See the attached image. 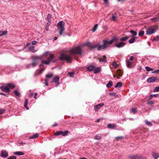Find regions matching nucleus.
<instances>
[{
  "mask_svg": "<svg viewBox=\"0 0 159 159\" xmlns=\"http://www.w3.org/2000/svg\"><path fill=\"white\" fill-rule=\"evenodd\" d=\"M31 66V64H27L26 66V69L29 68Z\"/></svg>",
  "mask_w": 159,
  "mask_h": 159,
  "instance_id": "nucleus-51",
  "label": "nucleus"
},
{
  "mask_svg": "<svg viewBox=\"0 0 159 159\" xmlns=\"http://www.w3.org/2000/svg\"><path fill=\"white\" fill-rule=\"evenodd\" d=\"M135 40V39L134 38H133L129 40V42L130 43H132L134 42Z\"/></svg>",
  "mask_w": 159,
  "mask_h": 159,
  "instance_id": "nucleus-38",
  "label": "nucleus"
},
{
  "mask_svg": "<svg viewBox=\"0 0 159 159\" xmlns=\"http://www.w3.org/2000/svg\"><path fill=\"white\" fill-rule=\"evenodd\" d=\"M37 43V41H32V45H34L35 44Z\"/></svg>",
  "mask_w": 159,
  "mask_h": 159,
  "instance_id": "nucleus-57",
  "label": "nucleus"
},
{
  "mask_svg": "<svg viewBox=\"0 0 159 159\" xmlns=\"http://www.w3.org/2000/svg\"><path fill=\"white\" fill-rule=\"evenodd\" d=\"M131 111L134 113H135L136 111V109L134 108H132L131 109Z\"/></svg>",
  "mask_w": 159,
  "mask_h": 159,
  "instance_id": "nucleus-53",
  "label": "nucleus"
},
{
  "mask_svg": "<svg viewBox=\"0 0 159 159\" xmlns=\"http://www.w3.org/2000/svg\"><path fill=\"white\" fill-rule=\"evenodd\" d=\"M144 34V32L143 31H140L139 33V35L140 36H141L143 35Z\"/></svg>",
  "mask_w": 159,
  "mask_h": 159,
  "instance_id": "nucleus-45",
  "label": "nucleus"
},
{
  "mask_svg": "<svg viewBox=\"0 0 159 159\" xmlns=\"http://www.w3.org/2000/svg\"><path fill=\"white\" fill-rule=\"evenodd\" d=\"M112 65L115 68H116L118 66V65L115 62H113L112 63Z\"/></svg>",
  "mask_w": 159,
  "mask_h": 159,
  "instance_id": "nucleus-43",
  "label": "nucleus"
},
{
  "mask_svg": "<svg viewBox=\"0 0 159 159\" xmlns=\"http://www.w3.org/2000/svg\"><path fill=\"white\" fill-rule=\"evenodd\" d=\"M153 91L155 92H159V87H156L154 89Z\"/></svg>",
  "mask_w": 159,
  "mask_h": 159,
  "instance_id": "nucleus-44",
  "label": "nucleus"
},
{
  "mask_svg": "<svg viewBox=\"0 0 159 159\" xmlns=\"http://www.w3.org/2000/svg\"><path fill=\"white\" fill-rule=\"evenodd\" d=\"M44 69H41L40 71L39 72V73H41L44 70Z\"/></svg>",
  "mask_w": 159,
  "mask_h": 159,
  "instance_id": "nucleus-64",
  "label": "nucleus"
},
{
  "mask_svg": "<svg viewBox=\"0 0 159 159\" xmlns=\"http://www.w3.org/2000/svg\"><path fill=\"white\" fill-rule=\"evenodd\" d=\"M104 105L103 103L99 104L94 106V109L95 111H98L99 109Z\"/></svg>",
  "mask_w": 159,
  "mask_h": 159,
  "instance_id": "nucleus-10",
  "label": "nucleus"
},
{
  "mask_svg": "<svg viewBox=\"0 0 159 159\" xmlns=\"http://www.w3.org/2000/svg\"><path fill=\"white\" fill-rule=\"evenodd\" d=\"M132 62L128 60L126 61V64L127 66L129 68H131L132 67Z\"/></svg>",
  "mask_w": 159,
  "mask_h": 159,
  "instance_id": "nucleus-15",
  "label": "nucleus"
},
{
  "mask_svg": "<svg viewBox=\"0 0 159 159\" xmlns=\"http://www.w3.org/2000/svg\"><path fill=\"white\" fill-rule=\"evenodd\" d=\"M14 153L15 154L19 155H23L24 154V153L22 152H14Z\"/></svg>",
  "mask_w": 159,
  "mask_h": 159,
  "instance_id": "nucleus-26",
  "label": "nucleus"
},
{
  "mask_svg": "<svg viewBox=\"0 0 159 159\" xmlns=\"http://www.w3.org/2000/svg\"><path fill=\"white\" fill-rule=\"evenodd\" d=\"M130 32L132 34L131 35V37H133L134 36H136L137 34V33L136 32L133 30H131L130 31Z\"/></svg>",
  "mask_w": 159,
  "mask_h": 159,
  "instance_id": "nucleus-23",
  "label": "nucleus"
},
{
  "mask_svg": "<svg viewBox=\"0 0 159 159\" xmlns=\"http://www.w3.org/2000/svg\"><path fill=\"white\" fill-rule=\"evenodd\" d=\"M62 131H56L55 133L54 134L55 135H59L60 134H62Z\"/></svg>",
  "mask_w": 159,
  "mask_h": 159,
  "instance_id": "nucleus-34",
  "label": "nucleus"
},
{
  "mask_svg": "<svg viewBox=\"0 0 159 159\" xmlns=\"http://www.w3.org/2000/svg\"><path fill=\"white\" fill-rule=\"evenodd\" d=\"M95 68V67L93 66H90L87 67V69L89 71L93 70Z\"/></svg>",
  "mask_w": 159,
  "mask_h": 159,
  "instance_id": "nucleus-21",
  "label": "nucleus"
},
{
  "mask_svg": "<svg viewBox=\"0 0 159 159\" xmlns=\"http://www.w3.org/2000/svg\"><path fill=\"white\" fill-rule=\"evenodd\" d=\"M98 27V25L96 24L92 28V31L93 32H95L97 29Z\"/></svg>",
  "mask_w": 159,
  "mask_h": 159,
  "instance_id": "nucleus-35",
  "label": "nucleus"
},
{
  "mask_svg": "<svg viewBox=\"0 0 159 159\" xmlns=\"http://www.w3.org/2000/svg\"><path fill=\"white\" fill-rule=\"evenodd\" d=\"M145 68L146 71H152L153 70V69L151 68H150V67L148 66H146L145 67Z\"/></svg>",
  "mask_w": 159,
  "mask_h": 159,
  "instance_id": "nucleus-37",
  "label": "nucleus"
},
{
  "mask_svg": "<svg viewBox=\"0 0 159 159\" xmlns=\"http://www.w3.org/2000/svg\"><path fill=\"white\" fill-rule=\"evenodd\" d=\"M29 49L33 52H36V50H35L34 47L33 46H31L29 48Z\"/></svg>",
  "mask_w": 159,
  "mask_h": 159,
  "instance_id": "nucleus-28",
  "label": "nucleus"
},
{
  "mask_svg": "<svg viewBox=\"0 0 159 159\" xmlns=\"http://www.w3.org/2000/svg\"><path fill=\"white\" fill-rule=\"evenodd\" d=\"M51 23V22L50 21H48V22L47 23L46 26H48V27H49V25H50Z\"/></svg>",
  "mask_w": 159,
  "mask_h": 159,
  "instance_id": "nucleus-58",
  "label": "nucleus"
},
{
  "mask_svg": "<svg viewBox=\"0 0 159 159\" xmlns=\"http://www.w3.org/2000/svg\"><path fill=\"white\" fill-rule=\"evenodd\" d=\"M153 97H157L159 96L158 94H152Z\"/></svg>",
  "mask_w": 159,
  "mask_h": 159,
  "instance_id": "nucleus-60",
  "label": "nucleus"
},
{
  "mask_svg": "<svg viewBox=\"0 0 159 159\" xmlns=\"http://www.w3.org/2000/svg\"><path fill=\"white\" fill-rule=\"evenodd\" d=\"M152 155L154 159H157L159 157V153H153Z\"/></svg>",
  "mask_w": 159,
  "mask_h": 159,
  "instance_id": "nucleus-18",
  "label": "nucleus"
},
{
  "mask_svg": "<svg viewBox=\"0 0 159 159\" xmlns=\"http://www.w3.org/2000/svg\"><path fill=\"white\" fill-rule=\"evenodd\" d=\"M51 15L50 14H48V15L47 17V19L48 20V21H49V20H50L51 19Z\"/></svg>",
  "mask_w": 159,
  "mask_h": 159,
  "instance_id": "nucleus-50",
  "label": "nucleus"
},
{
  "mask_svg": "<svg viewBox=\"0 0 159 159\" xmlns=\"http://www.w3.org/2000/svg\"><path fill=\"white\" fill-rule=\"evenodd\" d=\"M28 103V100L27 99H25V102L24 104V107L26 108L27 110H28V108L27 107V105Z\"/></svg>",
  "mask_w": 159,
  "mask_h": 159,
  "instance_id": "nucleus-31",
  "label": "nucleus"
},
{
  "mask_svg": "<svg viewBox=\"0 0 159 159\" xmlns=\"http://www.w3.org/2000/svg\"><path fill=\"white\" fill-rule=\"evenodd\" d=\"M16 157L15 156H11L8 158L7 159H16Z\"/></svg>",
  "mask_w": 159,
  "mask_h": 159,
  "instance_id": "nucleus-47",
  "label": "nucleus"
},
{
  "mask_svg": "<svg viewBox=\"0 0 159 159\" xmlns=\"http://www.w3.org/2000/svg\"><path fill=\"white\" fill-rule=\"evenodd\" d=\"M72 55L71 54H66L61 53L60 55V59L61 60H65L69 62H70L72 59Z\"/></svg>",
  "mask_w": 159,
  "mask_h": 159,
  "instance_id": "nucleus-2",
  "label": "nucleus"
},
{
  "mask_svg": "<svg viewBox=\"0 0 159 159\" xmlns=\"http://www.w3.org/2000/svg\"><path fill=\"white\" fill-rule=\"evenodd\" d=\"M146 124L149 126H151L152 125V123L149 121L147 120H145V121Z\"/></svg>",
  "mask_w": 159,
  "mask_h": 159,
  "instance_id": "nucleus-39",
  "label": "nucleus"
},
{
  "mask_svg": "<svg viewBox=\"0 0 159 159\" xmlns=\"http://www.w3.org/2000/svg\"><path fill=\"white\" fill-rule=\"evenodd\" d=\"M56 60L55 56L53 54H50L49 56V58H48L46 60L42 61V63L48 65L51 61H52L53 62H55L56 61Z\"/></svg>",
  "mask_w": 159,
  "mask_h": 159,
  "instance_id": "nucleus-4",
  "label": "nucleus"
},
{
  "mask_svg": "<svg viewBox=\"0 0 159 159\" xmlns=\"http://www.w3.org/2000/svg\"><path fill=\"white\" fill-rule=\"evenodd\" d=\"M157 80L156 77H152L148 78L147 82L149 83H153L156 81Z\"/></svg>",
  "mask_w": 159,
  "mask_h": 159,
  "instance_id": "nucleus-7",
  "label": "nucleus"
},
{
  "mask_svg": "<svg viewBox=\"0 0 159 159\" xmlns=\"http://www.w3.org/2000/svg\"><path fill=\"white\" fill-rule=\"evenodd\" d=\"M148 104H153V102H152V101L149 102H148Z\"/></svg>",
  "mask_w": 159,
  "mask_h": 159,
  "instance_id": "nucleus-62",
  "label": "nucleus"
},
{
  "mask_svg": "<svg viewBox=\"0 0 159 159\" xmlns=\"http://www.w3.org/2000/svg\"><path fill=\"white\" fill-rule=\"evenodd\" d=\"M118 97V95H116L115 93L113 92L111 93L110 92V98H111L112 99H114V98Z\"/></svg>",
  "mask_w": 159,
  "mask_h": 159,
  "instance_id": "nucleus-14",
  "label": "nucleus"
},
{
  "mask_svg": "<svg viewBox=\"0 0 159 159\" xmlns=\"http://www.w3.org/2000/svg\"><path fill=\"white\" fill-rule=\"evenodd\" d=\"M116 127V125L114 124H110V128L114 129Z\"/></svg>",
  "mask_w": 159,
  "mask_h": 159,
  "instance_id": "nucleus-40",
  "label": "nucleus"
},
{
  "mask_svg": "<svg viewBox=\"0 0 159 159\" xmlns=\"http://www.w3.org/2000/svg\"><path fill=\"white\" fill-rule=\"evenodd\" d=\"M159 72V70H156L152 72V74H154L156 73H157Z\"/></svg>",
  "mask_w": 159,
  "mask_h": 159,
  "instance_id": "nucleus-52",
  "label": "nucleus"
},
{
  "mask_svg": "<svg viewBox=\"0 0 159 159\" xmlns=\"http://www.w3.org/2000/svg\"><path fill=\"white\" fill-rule=\"evenodd\" d=\"M8 156V152L5 150H2L1 152L0 156L2 157H6Z\"/></svg>",
  "mask_w": 159,
  "mask_h": 159,
  "instance_id": "nucleus-12",
  "label": "nucleus"
},
{
  "mask_svg": "<svg viewBox=\"0 0 159 159\" xmlns=\"http://www.w3.org/2000/svg\"><path fill=\"white\" fill-rule=\"evenodd\" d=\"M151 20L153 22H155L159 21V17H155L151 19Z\"/></svg>",
  "mask_w": 159,
  "mask_h": 159,
  "instance_id": "nucleus-29",
  "label": "nucleus"
},
{
  "mask_svg": "<svg viewBox=\"0 0 159 159\" xmlns=\"http://www.w3.org/2000/svg\"><path fill=\"white\" fill-rule=\"evenodd\" d=\"M123 138L122 136H119L116 137V139L117 140H118L119 139H121Z\"/></svg>",
  "mask_w": 159,
  "mask_h": 159,
  "instance_id": "nucleus-54",
  "label": "nucleus"
},
{
  "mask_svg": "<svg viewBox=\"0 0 159 159\" xmlns=\"http://www.w3.org/2000/svg\"><path fill=\"white\" fill-rule=\"evenodd\" d=\"M68 74L69 75L70 77H72L74 75V72H69Z\"/></svg>",
  "mask_w": 159,
  "mask_h": 159,
  "instance_id": "nucleus-48",
  "label": "nucleus"
},
{
  "mask_svg": "<svg viewBox=\"0 0 159 159\" xmlns=\"http://www.w3.org/2000/svg\"><path fill=\"white\" fill-rule=\"evenodd\" d=\"M48 54V52H45L43 54V56H45L47 57V55Z\"/></svg>",
  "mask_w": 159,
  "mask_h": 159,
  "instance_id": "nucleus-59",
  "label": "nucleus"
},
{
  "mask_svg": "<svg viewBox=\"0 0 159 159\" xmlns=\"http://www.w3.org/2000/svg\"><path fill=\"white\" fill-rule=\"evenodd\" d=\"M98 59H99V61L100 62H101V61H102V62H106V60L105 59V56H102V57L99 58Z\"/></svg>",
  "mask_w": 159,
  "mask_h": 159,
  "instance_id": "nucleus-19",
  "label": "nucleus"
},
{
  "mask_svg": "<svg viewBox=\"0 0 159 159\" xmlns=\"http://www.w3.org/2000/svg\"><path fill=\"white\" fill-rule=\"evenodd\" d=\"M31 59L33 60V62L31 64V66L34 67L38 64V61L41 59V57L34 56L31 57Z\"/></svg>",
  "mask_w": 159,
  "mask_h": 159,
  "instance_id": "nucleus-6",
  "label": "nucleus"
},
{
  "mask_svg": "<svg viewBox=\"0 0 159 159\" xmlns=\"http://www.w3.org/2000/svg\"><path fill=\"white\" fill-rule=\"evenodd\" d=\"M117 40V39L115 37H113V38L110 40V44H111L112 43L114 42H116Z\"/></svg>",
  "mask_w": 159,
  "mask_h": 159,
  "instance_id": "nucleus-20",
  "label": "nucleus"
},
{
  "mask_svg": "<svg viewBox=\"0 0 159 159\" xmlns=\"http://www.w3.org/2000/svg\"><path fill=\"white\" fill-rule=\"evenodd\" d=\"M0 89L2 90L4 92L8 93L10 91L9 89L7 86H2L0 87Z\"/></svg>",
  "mask_w": 159,
  "mask_h": 159,
  "instance_id": "nucleus-9",
  "label": "nucleus"
},
{
  "mask_svg": "<svg viewBox=\"0 0 159 159\" xmlns=\"http://www.w3.org/2000/svg\"><path fill=\"white\" fill-rule=\"evenodd\" d=\"M7 85L9 88L11 89H13L15 87V84L13 83H8Z\"/></svg>",
  "mask_w": 159,
  "mask_h": 159,
  "instance_id": "nucleus-16",
  "label": "nucleus"
},
{
  "mask_svg": "<svg viewBox=\"0 0 159 159\" xmlns=\"http://www.w3.org/2000/svg\"><path fill=\"white\" fill-rule=\"evenodd\" d=\"M103 42V44L102 45H99L98 43L93 45H90L89 42H87L84 43L83 45H81L74 48H71L69 50V52L72 54H81L82 53V49L84 46H88L91 48H97L98 50H100L106 48L109 45V40H104Z\"/></svg>",
  "mask_w": 159,
  "mask_h": 159,
  "instance_id": "nucleus-1",
  "label": "nucleus"
},
{
  "mask_svg": "<svg viewBox=\"0 0 159 159\" xmlns=\"http://www.w3.org/2000/svg\"><path fill=\"white\" fill-rule=\"evenodd\" d=\"M7 31H0V36H1L7 34Z\"/></svg>",
  "mask_w": 159,
  "mask_h": 159,
  "instance_id": "nucleus-27",
  "label": "nucleus"
},
{
  "mask_svg": "<svg viewBox=\"0 0 159 159\" xmlns=\"http://www.w3.org/2000/svg\"><path fill=\"white\" fill-rule=\"evenodd\" d=\"M53 76V75L52 73H50L46 75V78L45 79H48V80L49 79L52 78Z\"/></svg>",
  "mask_w": 159,
  "mask_h": 159,
  "instance_id": "nucleus-17",
  "label": "nucleus"
},
{
  "mask_svg": "<svg viewBox=\"0 0 159 159\" xmlns=\"http://www.w3.org/2000/svg\"><path fill=\"white\" fill-rule=\"evenodd\" d=\"M122 84L121 82H119L117 83L116 85L115 86V88H120L122 85Z\"/></svg>",
  "mask_w": 159,
  "mask_h": 159,
  "instance_id": "nucleus-25",
  "label": "nucleus"
},
{
  "mask_svg": "<svg viewBox=\"0 0 159 159\" xmlns=\"http://www.w3.org/2000/svg\"><path fill=\"white\" fill-rule=\"evenodd\" d=\"M125 45V43L124 42H120L116 43L115 46L118 48H121L124 47Z\"/></svg>",
  "mask_w": 159,
  "mask_h": 159,
  "instance_id": "nucleus-8",
  "label": "nucleus"
},
{
  "mask_svg": "<svg viewBox=\"0 0 159 159\" xmlns=\"http://www.w3.org/2000/svg\"><path fill=\"white\" fill-rule=\"evenodd\" d=\"M129 37H128L127 36H126L124 37H123L121 38L120 39V40L121 41H125L126 40H127L129 38H130Z\"/></svg>",
  "mask_w": 159,
  "mask_h": 159,
  "instance_id": "nucleus-22",
  "label": "nucleus"
},
{
  "mask_svg": "<svg viewBox=\"0 0 159 159\" xmlns=\"http://www.w3.org/2000/svg\"><path fill=\"white\" fill-rule=\"evenodd\" d=\"M48 79H45V85L47 86H48Z\"/></svg>",
  "mask_w": 159,
  "mask_h": 159,
  "instance_id": "nucleus-55",
  "label": "nucleus"
},
{
  "mask_svg": "<svg viewBox=\"0 0 159 159\" xmlns=\"http://www.w3.org/2000/svg\"><path fill=\"white\" fill-rule=\"evenodd\" d=\"M101 119V118H99L97 120H96L95 121V122H99L100 121Z\"/></svg>",
  "mask_w": 159,
  "mask_h": 159,
  "instance_id": "nucleus-63",
  "label": "nucleus"
},
{
  "mask_svg": "<svg viewBox=\"0 0 159 159\" xmlns=\"http://www.w3.org/2000/svg\"><path fill=\"white\" fill-rule=\"evenodd\" d=\"M94 69V73L95 74L99 73L100 71V69L99 67H97Z\"/></svg>",
  "mask_w": 159,
  "mask_h": 159,
  "instance_id": "nucleus-24",
  "label": "nucleus"
},
{
  "mask_svg": "<svg viewBox=\"0 0 159 159\" xmlns=\"http://www.w3.org/2000/svg\"><path fill=\"white\" fill-rule=\"evenodd\" d=\"M152 97H153L152 94H151V95H150L149 96V100L151 99L152 98Z\"/></svg>",
  "mask_w": 159,
  "mask_h": 159,
  "instance_id": "nucleus-61",
  "label": "nucleus"
},
{
  "mask_svg": "<svg viewBox=\"0 0 159 159\" xmlns=\"http://www.w3.org/2000/svg\"><path fill=\"white\" fill-rule=\"evenodd\" d=\"M158 27L157 25H153L148 28L146 31L147 34L151 35L154 33L157 30Z\"/></svg>",
  "mask_w": 159,
  "mask_h": 159,
  "instance_id": "nucleus-5",
  "label": "nucleus"
},
{
  "mask_svg": "<svg viewBox=\"0 0 159 159\" xmlns=\"http://www.w3.org/2000/svg\"><path fill=\"white\" fill-rule=\"evenodd\" d=\"M5 111V109H0V115L3 113Z\"/></svg>",
  "mask_w": 159,
  "mask_h": 159,
  "instance_id": "nucleus-49",
  "label": "nucleus"
},
{
  "mask_svg": "<svg viewBox=\"0 0 159 159\" xmlns=\"http://www.w3.org/2000/svg\"><path fill=\"white\" fill-rule=\"evenodd\" d=\"M134 59V57L133 56H131L130 58H129V61H132Z\"/></svg>",
  "mask_w": 159,
  "mask_h": 159,
  "instance_id": "nucleus-56",
  "label": "nucleus"
},
{
  "mask_svg": "<svg viewBox=\"0 0 159 159\" xmlns=\"http://www.w3.org/2000/svg\"><path fill=\"white\" fill-rule=\"evenodd\" d=\"M101 138V137L97 135L94 137V139L97 140H99Z\"/></svg>",
  "mask_w": 159,
  "mask_h": 159,
  "instance_id": "nucleus-42",
  "label": "nucleus"
},
{
  "mask_svg": "<svg viewBox=\"0 0 159 159\" xmlns=\"http://www.w3.org/2000/svg\"><path fill=\"white\" fill-rule=\"evenodd\" d=\"M159 40V36H157L154 37L152 39V40L154 41H158Z\"/></svg>",
  "mask_w": 159,
  "mask_h": 159,
  "instance_id": "nucleus-36",
  "label": "nucleus"
},
{
  "mask_svg": "<svg viewBox=\"0 0 159 159\" xmlns=\"http://www.w3.org/2000/svg\"><path fill=\"white\" fill-rule=\"evenodd\" d=\"M140 156L139 155H131L129 156L128 159H139Z\"/></svg>",
  "mask_w": 159,
  "mask_h": 159,
  "instance_id": "nucleus-13",
  "label": "nucleus"
},
{
  "mask_svg": "<svg viewBox=\"0 0 159 159\" xmlns=\"http://www.w3.org/2000/svg\"><path fill=\"white\" fill-rule=\"evenodd\" d=\"M65 23L62 21H59L57 24V27L60 35L62 34L63 32L65 30Z\"/></svg>",
  "mask_w": 159,
  "mask_h": 159,
  "instance_id": "nucleus-3",
  "label": "nucleus"
},
{
  "mask_svg": "<svg viewBox=\"0 0 159 159\" xmlns=\"http://www.w3.org/2000/svg\"><path fill=\"white\" fill-rule=\"evenodd\" d=\"M69 133V132L67 130H66L64 132H63L62 131V135L63 136H66Z\"/></svg>",
  "mask_w": 159,
  "mask_h": 159,
  "instance_id": "nucleus-32",
  "label": "nucleus"
},
{
  "mask_svg": "<svg viewBox=\"0 0 159 159\" xmlns=\"http://www.w3.org/2000/svg\"><path fill=\"white\" fill-rule=\"evenodd\" d=\"M59 79V77L58 76H55L53 78V80L51 81V83L55 82L57 86L59 84V83L58 82Z\"/></svg>",
  "mask_w": 159,
  "mask_h": 159,
  "instance_id": "nucleus-11",
  "label": "nucleus"
},
{
  "mask_svg": "<svg viewBox=\"0 0 159 159\" xmlns=\"http://www.w3.org/2000/svg\"><path fill=\"white\" fill-rule=\"evenodd\" d=\"M117 73L119 76H122V72L120 70H117Z\"/></svg>",
  "mask_w": 159,
  "mask_h": 159,
  "instance_id": "nucleus-33",
  "label": "nucleus"
},
{
  "mask_svg": "<svg viewBox=\"0 0 159 159\" xmlns=\"http://www.w3.org/2000/svg\"><path fill=\"white\" fill-rule=\"evenodd\" d=\"M116 14H115V15H112L111 19L113 21H115L116 20Z\"/></svg>",
  "mask_w": 159,
  "mask_h": 159,
  "instance_id": "nucleus-41",
  "label": "nucleus"
},
{
  "mask_svg": "<svg viewBox=\"0 0 159 159\" xmlns=\"http://www.w3.org/2000/svg\"><path fill=\"white\" fill-rule=\"evenodd\" d=\"M39 136V134H35L33 135V136H31L30 137V139H34L36 138L37 137H38Z\"/></svg>",
  "mask_w": 159,
  "mask_h": 159,
  "instance_id": "nucleus-30",
  "label": "nucleus"
},
{
  "mask_svg": "<svg viewBox=\"0 0 159 159\" xmlns=\"http://www.w3.org/2000/svg\"><path fill=\"white\" fill-rule=\"evenodd\" d=\"M14 93H15V94L16 95H17V96H20V93L19 92V91H18L17 90H16L15 91Z\"/></svg>",
  "mask_w": 159,
  "mask_h": 159,
  "instance_id": "nucleus-46",
  "label": "nucleus"
}]
</instances>
